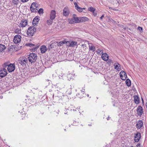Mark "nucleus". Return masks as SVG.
<instances>
[{
    "mask_svg": "<svg viewBox=\"0 0 147 147\" xmlns=\"http://www.w3.org/2000/svg\"><path fill=\"white\" fill-rule=\"evenodd\" d=\"M37 56L36 54L34 53L30 54L28 57V59L30 62L31 63L35 62L37 59Z\"/></svg>",
    "mask_w": 147,
    "mask_h": 147,
    "instance_id": "f257e3e1",
    "label": "nucleus"
},
{
    "mask_svg": "<svg viewBox=\"0 0 147 147\" xmlns=\"http://www.w3.org/2000/svg\"><path fill=\"white\" fill-rule=\"evenodd\" d=\"M36 31L35 27L34 26H31L29 28L27 31V34L28 36H32Z\"/></svg>",
    "mask_w": 147,
    "mask_h": 147,
    "instance_id": "f03ea898",
    "label": "nucleus"
},
{
    "mask_svg": "<svg viewBox=\"0 0 147 147\" xmlns=\"http://www.w3.org/2000/svg\"><path fill=\"white\" fill-rule=\"evenodd\" d=\"M28 62V60L26 57H20L18 60V62L23 67L25 66L26 64Z\"/></svg>",
    "mask_w": 147,
    "mask_h": 147,
    "instance_id": "7ed1b4c3",
    "label": "nucleus"
},
{
    "mask_svg": "<svg viewBox=\"0 0 147 147\" xmlns=\"http://www.w3.org/2000/svg\"><path fill=\"white\" fill-rule=\"evenodd\" d=\"M15 69V66L14 63H11L9 65L7 69L9 72L13 71Z\"/></svg>",
    "mask_w": 147,
    "mask_h": 147,
    "instance_id": "20e7f679",
    "label": "nucleus"
},
{
    "mask_svg": "<svg viewBox=\"0 0 147 147\" xmlns=\"http://www.w3.org/2000/svg\"><path fill=\"white\" fill-rule=\"evenodd\" d=\"M21 38V36L20 35L17 34L14 37L13 41L15 43H18L20 41Z\"/></svg>",
    "mask_w": 147,
    "mask_h": 147,
    "instance_id": "39448f33",
    "label": "nucleus"
},
{
    "mask_svg": "<svg viewBox=\"0 0 147 147\" xmlns=\"http://www.w3.org/2000/svg\"><path fill=\"white\" fill-rule=\"evenodd\" d=\"M7 74V71L5 69H2L0 70V77L3 78Z\"/></svg>",
    "mask_w": 147,
    "mask_h": 147,
    "instance_id": "423d86ee",
    "label": "nucleus"
},
{
    "mask_svg": "<svg viewBox=\"0 0 147 147\" xmlns=\"http://www.w3.org/2000/svg\"><path fill=\"white\" fill-rule=\"evenodd\" d=\"M120 76L121 79L123 80H125L127 78V75L125 72L121 71L120 73Z\"/></svg>",
    "mask_w": 147,
    "mask_h": 147,
    "instance_id": "0eeeda50",
    "label": "nucleus"
},
{
    "mask_svg": "<svg viewBox=\"0 0 147 147\" xmlns=\"http://www.w3.org/2000/svg\"><path fill=\"white\" fill-rule=\"evenodd\" d=\"M63 14L64 16H67L69 15L70 11L69 8L67 7L64 8L63 10Z\"/></svg>",
    "mask_w": 147,
    "mask_h": 147,
    "instance_id": "6e6552de",
    "label": "nucleus"
},
{
    "mask_svg": "<svg viewBox=\"0 0 147 147\" xmlns=\"http://www.w3.org/2000/svg\"><path fill=\"white\" fill-rule=\"evenodd\" d=\"M141 137V134L140 133L137 132L136 134H135L134 141L135 142H138Z\"/></svg>",
    "mask_w": 147,
    "mask_h": 147,
    "instance_id": "1a4fd4ad",
    "label": "nucleus"
},
{
    "mask_svg": "<svg viewBox=\"0 0 147 147\" xmlns=\"http://www.w3.org/2000/svg\"><path fill=\"white\" fill-rule=\"evenodd\" d=\"M27 46H29L31 47H32V51H35L38 48V47L36 46L35 44L32 43H28L26 44Z\"/></svg>",
    "mask_w": 147,
    "mask_h": 147,
    "instance_id": "9d476101",
    "label": "nucleus"
},
{
    "mask_svg": "<svg viewBox=\"0 0 147 147\" xmlns=\"http://www.w3.org/2000/svg\"><path fill=\"white\" fill-rule=\"evenodd\" d=\"M56 11L54 10H52L50 14V19L51 20L54 19L56 17Z\"/></svg>",
    "mask_w": 147,
    "mask_h": 147,
    "instance_id": "9b49d317",
    "label": "nucleus"
},
{
    "mask_svg": "<svg viewBox=\"0 0 147 147\" xmlns=\"http://www.w3.org/2000/svg\"><path fill=\"white\" fill-rule=\"evenodd\" d=\"M74 4L75 5V8L79 12H82L83 10L85 9V8H82L79 7L76 2L74 3Z\"/></svg>",
    "mask_w": 147,
    "mask_h": 147,
    "instance_id": "f8f14e48",
    "label": "nucleus"
},
{
    "mask_svg": "<svg viewBox=\"0 0 147 147\" xmlns=\"http://www.w3.org/2000/svg\"><path fill=\"white\" fill-rule=\"evenodd\" d=\"M27 24V21L26 20H23L20 23L19 25V26L20 27H24L26 26Z\"/></svg>",
    "mask_w": 147,
    "mask_h": 147,
    "instance_id": "ddd939ff",
    "label": "nucleus"
},
{
    "mask_svg": "<svg viewBox=\"0 0 147 147\" xmlns=\"http://www.w3.org/2000/svg\"><path fill=\"white\" fill-rule=\"evenodd\" d=\"M40 20L38 17H35L33 20L32 22L33 25L35 26L38 24V22Z\"/></svg>",
    "mask_w": 147,
    "mask_h": 147,
    "instance_id": "4468645a",
    "label": "nucleus"
},
{
    "mask_svg": "<svg viewBox=\"0 0 147 147\" xmlns=\"http://www.w3.org/2000/svg\"><path fill=\"white\" fill-rule=\"evenodd\" d=\"M102 52V55L101 56L102 59L105 61H107L109 59V56L106 53H103Z\"/></svg>",
    "mask_w": 147,
    "mask_h": 147,
    "instance_id": "2eb2a0df",
    "label": "nucleus"
},
{
    "mask_svg": "<svg viewBox=\"0 0 147 147\" xmlns=\"http://www.w3.org/2000/svg\"><path fill=\"white\" fill-rule=\"evenodd\" d=\"M137 111L138 115H141L143 112L142 107L140 106H139L137 108Z\"/></svg>",
    "mask_w": 147,
    "mask_h": 147,
    "instance_id": "dca6fc26",
    "label": "nucleus"
},
{
    "mask_svg": "<svg viewBox=\"0 0 147 147\" xmlns=\"http://www.w3.org/2000/svg\"><path fill=\"white\" fill-rule=\"evenodd\" d=\"M134 101L135 103L137 105L140 103V98L137 95H134L133 96Z\"/></svg>",
    "mask_w": 147,
    "mask_h": 147,
    "instance_id": "f3484780",
    "label": "nucleus"
},
{
    "mask_svg": "<svg viewBox=\"0 0 147 147\" xmlns=\"http://www.w3.org/2000/svg\"><path fill=\"white\" fill-rule=\"evenodd\" d=\"M40 50L41 53H45L47 50V48L45 45H42L40 47Z\"/></svg>",
    "mask_w": 147,
    "mask_h": 147,
    "instance_id": "a211bd4d",
    "label": "nucleus"
},
{
    "mask_svg": "<svg viewBox=\"0 0 147 147\" xmlns=\"http://www.w3.org/2000/svg\"><path fill=\"white\" fill-rule=\"evenodd\" d=\"M114 65L115 67V69L118 71H119L121 70V65L118 63H114Z\"/></svg>",
    "mask_w": 147,
    "mask_h": 147,
    "instance_id": "6ab92c4d",
    "label": "nucleus"
},
{
    "mask_svg": "<svg viewBox=\"0 0 147 147\" xmlns=\"http://www.w3.org/2000/svg\"><path fill=\"white\" fill-rule=\"evenodd\" d=\"M143 126V123L142 121H138L137 122L136 127L138 129L140 128Z\"/></svg>",
    "mask_w": 147,
    "mask_h": 147,
    "instance_id": "aec40b11",
    "label": "nucleus"
},
{
    "mask_svg": "<svg viewBox=\"0 0 147 147\" xmlns=\"http://www.w3.org/2000/svg\"><path fill=\"white\" fill-rule=\"evenodd\" d=\"M79 98H82L84 96V92L83 90H80L78 94L76 95Z\"/></svg>",
    "mask_w": 147,
    "mask_h": 147,
    "instance_id": "412c9836",
    "label": "nucleus"
},
{
    "mask_svg": "<svg viewBox=\"0 0 147 147\" xmlns=\"http://www.w3.org/2000/svg\"><path fill=\"white\" fill-rule=\"evenodd\" d=\"M89 45V49L90 50H91L93 52H94L96 50V49L95 47L93 45L92 43H88Z\"/></svg>",
    "mask_w": 147,
    "mask_h": 147,
    "instance_id": "4be33fe9",
    "label": "nucleus"
},
{
    "mask_svg": "<svg viewBox=\"0 0 147 147\" xmlns=\"http://www.w3.org/2000/svg\"><path fill=\"white\" fill-rule=\"evenodd\" d=\"M79 18L80 22H85L88 20V19L86 17H80Z\"/></svg>",
    "mask_w": 147,
    "mask_h": 147,
    "instance_id": "5701e85b",
    "label": "nucleus"
},
{
    "mask_svg": "<svg viewBox=\"0 0 147 147\" xmlns=\"http://www.w3.org/2000/svg\"><path fill=\"white\" fill-rule=\"evenodd\" d=\"M77 43L75 41H71L70 42L69 46L71 47H74L77 45Z\"/></svg>",
    "mask_w": 147,
    "mask_h": 147,
    "instance_id": "b1692460",
    "label": "nucleus"
},
{
    "mask_svg": "<svg viewBox=\"0 0 147 147\" xmlns=\"http://www.w3.org/2000/svg\"><path fill=\"white\" fill-rule=\"evenodd\" d=\"M76 16V15L75 14H73V18L71 19H69L68 20L70 24H73V23H75V20H74V16Z\"/></svg>",
    "mask_w": 147,
    "mask_h": 147,
    "instance_id": "393cba45",
    "label": "nucleus"
},
{
    "mask_svg": "<svg viewBox=\"0 0 147 147\" xmlns=\"http://www.w3.org/2000/svg\"><path fill=\"white\" fill-rule=\"evenodd\" d=\"M67 43V42L65 41H60L59 42L57 43V45L58 46H61L63 44H65Z\"/></svg>",
    "mask_w": 147,
    "mask_h": 147,
    "instance_id": "a878e982",
    "label": "nucleus"
},
{
    "mask_svg": "<svg viewBox=\"0 0 147 147\" xmlns=\"http://www.w3.org/2000/svg\"><path fill=\"white\" fill-rule=\"evenodd\" d=\"M6 47L5 45L0 44V52H1L4 50Z\"/></svg>",
    "mask_w": 147,
    "mask_h": 147,
    "instance_id": "bb28decb",
    "label": "nucleus"
},
{
    "mask_svg": "<svg viewBox=\"0 0 147 147\" xmlns=\"http://www.w3.org/2000/svg\"><path fill=\"white\" fill-rule=\"evenodd\" d=\"M19 0H12V3L13 4L14 6H17L19 3Z\"/></svg>",
    "mask_w": 147,
    "mask_h": 147,
    "instance_id": "cd10ccee",
    "label": "nucleus"
},
{
    "mask_svg": "<svg viewBox=\"0 0 147 147\" xmlns=\"http://www.w3.org/2000/svg\"><path fill=\"white\" fill-rule=\"evenodd\" d=\"M125 82L128 86H131V81L129 79H127L125 81Z\"/></svg>",
    "mask_w": 147,
    "mask_h": 147,
    "instance_id": "c85d7f7f",
    "label": "nucleus"
},
{
    "mask_svg": "<svg viewBox=\"0 0 147 147\" xmlns=\"http://www.w3.org/2000/svg\"><path fill=\"white\" fill-rule=\"evenodd\" d=\"M53 20H51L50 19L48 20H47V23L48 25H51L53 22Z\"/></svg>",
    "mask_w": 147,
    "mask_h": 147,
    "instance_id": "c756f323",
    "label": "nucleus"
},
{
    "mask_svg": "<svg viewBox=\"0 0 147 147\" xmlns=\"http://www.w3.org/2000/svg\"><path fill=\"white\" fill-rule=\"evenodd\" d=\"M74 18L75 21V23H78L80 22L79 17H75V16H74Z\"/></svg>",
    "mask_w": 147,
    "mask_h": 147,
    "instance_id": "7c9ffc66",
    "label": "nucleus"
},
{
    "mask_svg": "<svg viewBox=\"0 0 147 147\" xmlns=\"http://www.w3.org/2000/svg\"><path fill=\"white\" fill-rule=\"evenodd\" d=\"M30 8V10L32 12H36V10H37V9H35V8L33 7V6H32V5H31Z\"/></svg>",
    "mask_w": 147,
    "mask_h": 147,
    "instance_id": "2f4dec72",
    "label": "nucleus"
},
{
    "mask_svg": "<svg viewBox=\"0 0 147 147\" xmlns=\"http://www.w3.org/2000/svg\"><path fill=\"white\" fill-rule=\"evenodd\" d=\"M31 5L32 6L35 7L36 9V8H38V4L36 3H33Z\"/></svg>",
    "mask_w": 147,
    "mask_h": 147,
    "instance_id": "473e14b6",
    "label": "nucleus"
},
{
    "mask_svg": "<svg viewBox=\"0 0 147 147\" xmlns=\"http://www.w3.org/2000/svg\"><path fill=\"white\" fill-rule=\"evenodd\" d=\"M55 43H53L51 44L50 46L49 47V49H51V48H54V46L55 45Z\"/></svg>",
    "mask_w": 147,
    "mask_h": 147,
    "instance_id": "72a5a7b5",
    "label": "nucleus"
},
{
    "mask_svg": "<svg viewBox=\"0 0 147 147\" xmlns=\"http://www.w3.org/2000/svg\"><path fill=\"white\" fill-rule=\"evenodd\" d=\"M15 32L16 33L20 34L21 33V30L20 29H17L15 30Z\"/></svg>",
    "mask_w": 147,
    "mask_h": 147,
    "instance_id": "f704fd0d",
    "label": "nucleus"
},
{
    "mask_svg": "<svg viewBox=\"0 0 147 147\" xmlns=\"http://www.w3.org/2000/svg\"><path fill=\"white\" fill-rule=\"evenodd\" d=\"M9 64H8L7 63H4L3 65V69H5V68H7V67Z\"/></svg>",
    "mask_w": 147,
    "mask_h": 147,
    "instance_id": "c9c22d12",
    "label": "nucleus"
},
{
    "mask_svg": "<svg viewBox=\"0 0 147 147\" xmlns=\"http://www.w3.org/2000/svg\"><path fill=\"white\" fill-rule=\"evenodd\" d=\"M43 12V9L42 8L40 9L38 11V13L40 14H42Z\"/></svg>",
    "mask_w": 147,
    "mask_h": 147,
    "instance_id": "e433bc0d",
    "label": "nucleus"
},
{
    "mask_svg": "<svg viewBox=\"0 0 147 147\" xmlns=\"http://www.w3.org/2000/svg\"><path fill=\"white\" fill-rule=\"evenodd\" d=\"M88 10L89 11L93 12L95 11V9L93 7H90L88 8Z\"/></svg>",
    "mask_w": 147,
    "mask_h": 147,
    "instance_id": "4c0bfd02",
    "label": "nucleus"
},
{
    "mask_svg": "<svg viewBox=\"0 0 147 147\" xmlns=\"http://www.w3.org/2000/svg\"><path fill=\"white\" fill-rule=\"evenodd\" d=\"M13 48V45H11L9 47L8 49V51H12V50Z\"/></svg>",
    "mask_w": 147,
    "mask_h": 147,
    "instance_id": "58836bf2",
    "label": "nucleus"
},
{
    "mask_svg": "<svg viewBox=\"0 0 147 147\" xmlns=\"http://www.w3.org/2000/svg\"><path fill=\"white\" fill-rule=\"evenodd\" d=\"M82 47L84 49V50L86 49L87 48V47H86V44L82 45Z\"/></svg>",
    "mask_w": 147,
    "mask_h": 147,
    "instance_id": "ea45409f",
    "label": "nucleus"
},
{
    "mask_svg": "<svg viewBox=\"0 0 147 147\" xmlns=\"http://www.w3.org/2000/svg\"><path fill=\"white\" fill-rule=\"evenodd\" d=\"M97 53H99V54H100V52H101V53H102V50L100 49H98L97 51Z\"/></svg>",
    "mask_w": 147,
    "mask_h": 147,
    "instance_id": "a19ab883",
    "label": "nucleus"
},
{
    "mask_svg": "<svg viewBox=\"0 0 147 147\" xmlns=\"http://www.w3.org/2000/svg\"><path fill=\"white\" fill-rule=\"evenodd\" d=\"M138 29L140 31L141 30H142V28L140 27H138Z\"/></svg>",
    "mask_w": 147,
    "mask_h": 147,
    "instance_id": "79ce46f5",
    "label": "nucleus"
},
{
    "mask_svg": "<svg viewBox=\"0 0 147 147\" xmlns=\"http://www.w3.org/2000/svg\"><path fill=\"white\" fill-rule=\"evenodd\" d=\"M22 2H25L28 1L29 0H20Z\"/></svg>",
    "mask_w": 147,
    "mask_h": 147,
    "instance_id": "37998d69",
    "label": "nucleus"
},
{
    "mask_svg": "<svg viewBox=\"0 0 147 147\" xmlns=\"http://www.w3.org/2000/svg\"><path fill=\"white\" fill-rule=\"evenodd\" d=\"M104 17V15H102L100 18V19L102 20V18Z\"/></svg>",
    "mask_w": 147,
    "mask_h": 147,
    "instance_id": "c03bdc74",
    "label": "nucleus"
},
{
    "mask_svg": "<svg viewBox=\"0 0 147 147\" xmlns=\"http://www.w3.org/2000/svg\"><path fill=\"white\" fill-rule=\"evenodd\" d=\"M71 90H70V91H69V92H68V94L69 95L71 94Z\"/></svg>",
    "mask_w": 147,
    "mask_h": 147,
    "instance_id": "a18cd8bd",
    "label": "nucleus"
},
{
    "mask_svg": "<svg viewBox=\"0 0 147 147\" xmlns=\"http://www.w3.org/2000/svg\"><path fill=\"white\" fill-rule=\"evenodd\" d=\"M109 61L110 63H112V61L111 60H110V59L109 60Z\"/></svg>",
    "mask_w": 147,
    "mask_h": 147,
    "instance_id": "49530a36",
    "label": "nucleus"
},
{
    "mask_svg": "<svg viewBox=\"0 0 147 147\" xmlns=\"http://www.w3.org/2000/svg\"><path fill=\"white\" fill-rule=\"evenodd\" d=\"M137 147H140V144H139L138 145H137L136 146Z\"/></svg>",
    "mask_w": 147,
    "mask_h": 147,
    "instance_id": "de8ad7c7",
    "label": "nucleus"
},
{
    "mask_svg": "<svg viewBox=\"0 0 147 147\" xmlns=\"http://www.w3.org/2000/svg\"><path fill=\"white\" fill-rule=\"evenodd\" d=\"M110 117H107V120H109V119H110Z\"/></svg>",
    "mask_w": 147,
    "mask_h": 147,
    "instance_id": "09e8293b",
    "label": "nucleus"
},
{
    "mask_svg": "<svg viewBox=\"0 0 147 147\" xmlns=\"http://www.w3.org/2000/svg\"><path fill=\"white\" fill-rule=\"evenodd\" d=\"M69 0L71 1H73V0Z\"/></svg>",
    "mask_w": 147,
    "mask_h": 147,
    "instance_id": "8fccbe9b",
    "label": "nucleus"
}]
</instances>
